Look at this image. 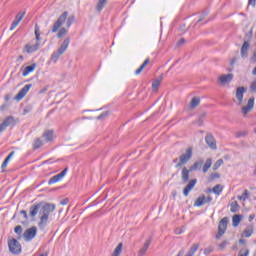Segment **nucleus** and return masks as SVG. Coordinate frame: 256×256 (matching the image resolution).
Listing matches in <instances>:
<instances>
[{
    "label": "nucleus",
    "instance_id": "obj_1",
    "mask_svg": "<svg viewBox=\"0 0 256 256\" xmlns=\"http://www.w3.org/2000/svg\"><path fill=\"white\" fill-rule=\"evenodd\" d=\"M55 211L54 204H36L30 207V215L31 217H35L38 213L40 222L38 223V227L40 229H45L47 227V222L49 221V215Z\"/></svg>",
    "mask_w": 256,
    "mask_h": 256
},
{
    "label": "nucleus",
    "instance_id": "obj_2",
    "mask_svg": "<svg viewBox=\"0 0 256 256\" xmlns=\"http://www.w3.org/2000/svg\"><path fill=\"white\" fill-rule=\"evenodd\" d=\"M68 15H69V12H64L63 14H61L59 16L57 21L52 26V33H57L59 31V29H61V27H63V25L65 24V21H66L67 28L68 29L71 28V26L75 22V16L68 17Z\"/></svg>",
    "mask_w": 256,
    "mask_h": 256
},
{
    "label": "nucleus",
    "instance_id": "obj_3",
    "mask_svg": "<svg viewBox=\"0 0 256 256\" xmlns=\"http://www.w3.org/2000/svg\"><path fill=\"white\" fill-rule=\"evenodd\" d=\"M69 43H71L70 38L64 39L61 46L56 51L53 52L51 56L52 63H57V61H59V58L61 57V55H63V53H65L69 48Z\"/></svg>",
    "mask_w": 256,
    "mask_h": 256
},
{
    "label": "nucleus",
    "instance_id": "obj_4",
    "mask_svg": "<svg viewBox=\"0 0 256 256\" xmlns=\"http://www.w3.org/2000/svg\"><path fill=\"white\" fill-rule=\"evenodd\" d=\"M193 157V148H188L186 152L179 157V162L176 164V169L185 165V163L189 162Z\"/></svg>",
    "mask_w": 256,
    "mask_h": 256
},
{
    "label": "nucleus",
    "instance_id": "obj_5",
    "mask_svg": "<svg viewBox=\"0 0 256 256\" xmlns=\"http://www.w3.org/2000/svg\"><path fill=\"white\" fill-rule=\"evenodd\" d=\"M8 247L10 253L13 255H19L22 251L21 243H19V241H17L15 238H12L8 241Z\"/></svg>",
    "mask_w": 256,
    "mask_h": 256
},
{
    "label": "nucleus",
    "instance_id": "obj_6",
    "mask_svg": "<svg viewBox=\"0 0 256 256\" xmlns=\"http://www.w3.org/2000/svg\"><path fill=\"white\" fill-rule=\"evenodd\" d=\"M227 223H229V218L224 217L219 225H218V233L216 234V239H221L223 235H225V231H227Z\"/></svg>",
    "mask_w": 256,
    "mask_h": 256
},
{
    "label": "nucleus",
    "instance_id": "obj_7",
    "mask_svg": "<svg viewBox=\"0 0 256 256\" xmlns=\"http://www.w3.org/2000/svg\"><path fill=\"white\" fill-rule=\"evenodd\" d=\"M253 107H255V97L249 98L247 104L241 108L243 117H247V114L253 111Z\"/></svg>",
    "mask_w": 256,
    "mask_h": 256
},
{
    "label": "nucleus",
    "instance_id": "obj_8",
    "mask_svg": "<svg viewBox=\"0 0 256 256\" xmlns=\"http://www.w3.org/2000/svg\"><path fill=\"white\" fill-rule=\"evenodd\" d=\"M67 171H69V168H65L62 172L59 174L54 175L48 180V185H55V183H59V181H63V178L65 175H67Z\"/></svg>",
    "mask_w": 256,
    "mask_h": 256
},
{
    "label": "nucleus",
    "instance_id": "obj_9",
    "mask_svg": "<svg viewBox=\"0 0 256 256\" xmlns=\"http://www.w3.org/2000/svg\"><path fill=\"white\" fill-rule=\"evenodd\" d=\"M36 235H37V228L31 227L24 232L23 237H24L25 241H33V239H35Z\"/></svg>",
    "mask_w": 256,
    "mask_h": 256
},
{
    "label": "nucleus",
    "instance_id": "obj_10",
    "mask_svg": "<svg viewBox=\"0 0 256 256\" xmlns=\"http://www.w3.org/2000/svg\"><path fill=\"white\" fill-rule=\"evenodd\" d=\"M250 47H251V43H249V41H244V43L242 44V46L240 48V57L242 59H247V57H249Z\"/></svg>",
    "mask_w": 256,
    "mask_h": 256
},
{
    "label": "nucleus",
    "instance_id": "obj_11",
    "mask_svg": "<svg viewBox=\"0 0 256 256\" xmlns=\"http://www.w3.org/2000/svg\"><path fill=\"white\" fill-rule=\"evenodd\" d=\"M33 87L32 84H26L19 92L18 94L14 97L16 101H21L29 93V90Z\"/></svg>",
    "mask_w": 256,
    "mask_h": 256
},
{
    "label": "nucleus",
    "instance_id": "obj_12",
    "mask_svg": "<svg viewBox=\"0 0 256 256\" xmlns=\"http://www.w3.org/2000/svg\"><path fill=\"white\" fill-rule=\"evenodd\" d=\"M17 124V120L13 116H9L0 124V129H7V127H13Z\"/></svg>",
    "mask_w": 256,
    "mask_h": 256
},
{
    "label": "nucleus",
    "instance_id": "obj_13",
    "mask_svg": "<svg viewBox=\"0 0 256 256\" xmlns=\"http://www.w3.org/2000/svg\"><path fill=\"white\" fill-rule=\"evenodd\" d=\"M247 89L245 87H238L236 89V99L238 100L237 105L243 104V95H245Z\"/></svg>",
    "mask_w": 256,
    "mask_h": 256
},
{
    "label": "nucleus",
    "instance_id": "obj_14",
    "mask_svg": "<svg viewBox=\"0 0 256 256\" xmlns=\"http://www.w3.org/2000/svg\"><path fill=\"white\" fill-rule=\"evenodd\" d=\"M24 17H25V12L18 13L11 24L10 31H13L21 23V21H23Z\"/></svg>",
    "mask_w": 256,
    "mask_h": 256
},
{
    "label": "nucleus",
    "instance_id": "obj_15",
    "mask_svg": "<svg viewBox=\"0 0 256 256\" xmlns=\"http://www.w3.org/2000/svg\"><path fill=\"white\" fill-rule=\"evenodd\" d=\"M42 139H44L46 143H51V141L55 139V132L53 130H46L42 135Z\"/></svg>",
    "mask_w": 256,
    "mask_h": 256
},
{
    "label": "nucleus",
    "instance_id": "obj_16",
    "mask_svg": "<svg viewBox=\"0 0 256 256\" xmlns=\"http://www.w3.org/2000/svg\"><path fill=\"white\" fill-rule=\"evenodd\" d=\"M197 185V179H192L189 181L188 185L183 190L184 197H189V192Z\"/></svg>",
    "mask_w": 256,
    "mask_h": 256
},
{
    "label": "nucleus",
    "instance_id": "obj_17",
    "mask_svg": "<svg viewBox=\"0 0 256 256\" xmlns=\"http://www.w3.org/2000/svg\"><path fill=\"white\" fill-rule=\"evenodd\" d=\"M151 238L146 239L143 247L140 248L138 251V256H144L147 255V251H149V246L151 245Z\"/></svg>",
    "mask_w": 256,
    "mask_h": 256
},
{
    "label": "nucleus",
    "instance_id": "obj_18",
    "mask_svg": "<svg viewBox=\"0 0 256 256\" xmlns=\"http://www.w3.org/2000/svg\"><path fill=\"white\" fill-rule=\"evenodd\" d=\"M221 85H229L230 81H233V74H223L219 77Z\"/></svg>",
    "mask_w": 256,
    "mask_h": 256
},
{
    "label": "nucleus",
    "instance_id": "obj_19",
    "mask_svg": "<svg viewBox=\"0 0 256 256\" xmlns=\"http://www.w3.org/2000/svg\"><path fill=\"white\" fill-rule=\"evenodd\" d=\"M205 141H206L208 147H210V149H217V143L215 142V138L213 137V135L208 134L205 137Z\"/></svg>",
    "mask_w": 256,
    "mask_h": 256
},
{
    "label": "nucleus",
    "instance_id": "obj_20",
    "mask_svg": "<svg viewBox=\"0 0 256 256\" xmlns=\"http://www.w3.org/2000/svg\"><path fill=\"white\" fill-rule=\"evenodd\" d=\"M40 42H36L34 45L26 44L25 49L27 53H35L39 51Z\"/></svg>",
    "mask_w": 256,
    "mask_h": 256
},
{
    "label": "nucleus",
    "instance_id": "obj_21",
    "mask_svg": "<svg viewBox=\"0 0 256 256\" xmlns=\"http://www.w3.org/2000/svg\"><path fill=\"white\" fill-rule=\"evenodd\" d=\"M205 163V160L203 158H199L198 161H196L191 167L190 171H197V169H201L203 167V164Z\"/></svg>",
    "mask_w": 256,
    "mask_h": 256
},
{
    "label": "nucleus",
    "instance_id": "obj_22",
    "mask_svg": "<svg viewBox=\"0 0 256 256\" xmlns=\"http://www.w3.org/2000/svg\"><path fill=\"white\" fill-rule=\"evenodd\" d=\"M201 103V99L199 97H193L190 101L189 109L193 111L196 107H199V104Z\"/></svg>",
    "mask_w": 256,
    "mask_h": 256
},
{
    "label": "nucleus",
    "instance_id": "obj_23",
    "mask_svg": "<svg viewBox=\"0 0 256 256\" xmlns=\"http://www.w3.org/2000/svg\"><path fill=\"white\" fill-rule=\"evenodd\" d=\"M150 59L147 58L142 65L135 71V75H141V73H143V69H145L147 67V65H149L150 63Z\"/></svg>",
    "mask_w": 256,
    "mask_h": 256
},
{
    "label": "nucleus",
    "instance_id": "obj_24",
    "mask_svg": "<svg viewBox=\"0 0 256 256\" xmlns=\"http://www.w3.org/2000/svg\"><path fill=\"white\" fill-rule=\"evenodd\" d=\"M36 67H37V65H35V64L25 67L22 72L23 77H27V75H29V73H33V70L36 69Z\"/></svg>",
    "mask_w": 256,
    "mask_h": 256
},
{
    "label": "nucleus",
    "instance_id": "obj_25",
    "mask_svg": "<svg viewBox=\"0 0 256 256\" xmlns=\"http://www.w3.org/2000/svg\"><path fill=\"white\" fill-rule=\"evenodd\" d=\"M189 173H191V168L187 169V168H183L182 169V181H184V183H187V181H189Z\"/></svg>",
    "mask_w": 256,
    "mask_h": 256
},
{
    "label": "nucleus",
    "instance_id": "obj_26",
    "mask_svg": "<svg viewBox=\"0 0 256 256\" xmlns=\"http://www.w3.org/2000/svg\"><path fill=\"white\" fill-rule=\"evenodd\" d=\"M241 219H243V215H234L232 218L233 227H239V223H241Z\"/></svg>",
    "mask_w": 256,
    "mask_h": 256
},
{
    "label": "nucleus",
    "instance_id": "obj_27",
    "mask_svg": "<svg viewBox=\"0 0 256 256\" xmlns=\"http://www.w3.org/2000/svg\"><path fill=\"white\" fill-rule=\"evenodd\" d=\"M212 165H213V160L211 158H208L202 168L203 173H207V171L211 169Z\"/></svg>",
    "mask_w": 256,
    "mask_h": 256
},
{
    "label": "nucleus",
    "instance_id": "obj_28",
    "mask_svg": "<svg viewBox=\"0 0 256 256\" xmlns=\"http://www.w3.org/2000/svg\"><path fill=\"white\" fill-rule=\"evenodd\" d=\"M13 155H15V151H12L3 161L2 163V169H5V167H7V165H9V162L11 161V159H13Z\"/></svg>",
    "mask_w": 256,
    "mask_h": 256
},
{
    "label": "nucleus",
    "instance_id": "obj_29",
    "mask_svg": "<svg viewBox=\"0 0 256 256\" xmlns=\"http://www.w3.org/2000/svg\"><path fill=\"white\" fill-rule=\"evenodd\" d=\"M207 201L205 200V196H200L196 199L194 205L195 207H203Z\"/></svg>",
    "mask_w": 256,
    "mask_h": 256
},
{
    "label": "nucleus",
    "instance_id": "obj_30",
    "mask_svg": "<svg viewBox=\"0 0 256 256\" xmlns=\"http://www.w3.org/2000/svg\"><path fill=\"white\" fill-rule=\"evenodd\" d=\"M121 253H123V243L117 245L111 256H121Z\"/></svg>",
    "mask_w": 256,
    "mask_h": 256
},
{
    "label": "nucleus",
    "instance_id": "obj_31",
    "mask_svg": "<svg viewBox=\"0 0 256 256\" xmlns=\"http://www.w3.org/2000/svg\"><path fill=\"white\" fill-rule=\"evenodd\" d=\"M106 5H107V0H99L96 5V11L100 13V11H103Z\"/></svg>",
    "mask_w": 256,
    "mask_h": 256
},
{
    "label": "nucleus",
    "instance_id": "obj_32",
    "mask_svg": "<svg viewBox=\"0 0 256 256\" xmlns=\"http://www.w3.org/2000/svg\"><path fill=\"white\" fill-rule=\"evenodd\" d=\"M253 235V225H248L243 231L244 237H251Z\"/></svg>",
    "mask_w": 256,
    "mask_h": 256
},
{
    "label": "nucleus",
    "instance_id": "obj_33",
    "mask_svg": "<svg viewBox=\"0 0 256 256\" xmlns=\"http://www.w3.org/2000/svg\"><path fill=\"white\" fill-rule=\"evenodd\" d=\"M109 115H111V112H109V111H104V112H102V113L97 117V120H98V121H105V119H108V118H109Z\"/></svg>",
    "mask_w": 256,
    "mask_h": 256
},
{
    "label": "nucleus",
    "instance_id": "obj_34",
    "mask_svg": "<svg viewBox=\"0 0 256 256\" xmlns=\"http://www.w3.org/2000/svg\"><path fill=\"white\" fill-rule=\"evenodd\" d=\"M44 144L45 143L43 142V140H41V138H36L34 140L33 147H34V149H39V148L43 147Z\"/></svg>",
    "mask_w": 256,
    "mask_h": 256
},
{
    "label": "nucleus",
    "instance_id": "obj_35",
    "mask_svg": "<svg viewBox=\"0 0 256 256\" xmlns=\"http://www.w3.org/2000/svg\"><path fill=\"white\" fill-rule=\"evenodd\" d=\"M67 33H69V29H67L65 27L60 28V30L57 34L58 39L65 37V35H67Z\"/></svg>",
    "mask_w": 256,
    "mask_h": 256
},
{
    "label": "nucleus",
    "instance_id": "obj_36",
    "mask_svg": "<svg viewBox=\"0 0 256 256\" xmlns=\"http://www.w3.org/2000/svg\"><path fill=\"white\" fill-rule=\"evenodd\" d=\"M35 37H36V43H39L41 41V32L39 29V25H35Z\"/></svg>",
    "mask_w": 256,
    "mask_h": 256
},
{
    "label": "nucleus",
    "instance_id": "obj_37",
    "mask_svg": "<svg viewBox=\"0 0 256 256\" xmlns=\"http://www.w3.org/2000/svg\"><path fill=\"white\" fill-rule=\"evenodd\" d=\"M213 193H215V195H221L222 191H223V186L221 185H216L213 187Z\"/></svg>",
    "mask_w": 256,
    "mask_h": 256
},
{
    "label": "nucleus",
    "instance_id": "obj_38",
    "mask_svg": "<svg viewBox=\"0 0 256 256\" xmlns=\"http://www.w3.org/2000/svg\"><path fill=\"white\" fill-rule=\"evenodd\" d=\"M240 201H247L249 199V191L245 190L241 196H238Z\"/></svg>",
    "mask_w": 256,
    "mask_h": 256
},
{
    "label": "nucleus",
    "instance_id": "obj_39",
    "mask_svg": "<svg viewBox=\"0 0 256 256\" xmlns=\"http://www.w3.org/2000/svg\"><path fill=\"white\" fill-rule=\"evenodd\" d=\"M231 213H237L239 211V204L237 202H233L230 206Z\"/></svg>",
    "mask_w": 256,
    "mask_h": 256
},
{
    "label": "nucleus",
    "instance_id": "obj_40",
    "mask_svg": "<svg viewBox=\"0 0 256 256\" xmlns=\"http://www.w3.org/2000/svg\"><path fill=\"white\" fill-rule=\"evenodd\" d=\"M221 165H223V159L217 160L216 163L213 166V170L217 171V169H219V167H221Z\"/></svg>",
    "mask_w": 256,
    "mask_h": 256
},
{
    "label": "nucleus",
    "instance_id": "obj_41",
    "mask_svg": "<svg viewBox=\"0 0 256 256\" xmlns=\"http://www.w3.org/2000/svg\"><path fill=\"white\" fill-rule=\"evenodd\" d=\"M14 233H16V235H21V233H23V227H21V225H18L14 228Z\"/></svg>",
    "mask_w": 256,
    "mask_h": 256
},
{
    "label": "nucleus",
    "instance_id": "obj_42",
    "mask_svg": "<svg viewBox=\"0 0 256 256\" xmlns=\"http://www.w3.org/2000/svg\"><path fill=\"white\" fill-rule=\"evenodd\" d=\"M203 117H207V113H203L198 120V127H203Z\"/></svg>",
    "mask_w": 256,
    "mask_h": 256
},
{
    "label": "nucleus",
    "instance_id": "obj_43",
    "mask_svg": "<svg viewBox=\"0 0 256 256\" xmlns=\"http://www.w3.org/2000/svg\"><path fill=\"white\" fill-rule=\"evenodd\" d=\"M159 85H161V80H155V81L152 83V88H153V89H159Z\"/></svg>",
    "mask_w": 256,
    "mask_h": 256
},
{
    "label": "nucleus",
    "instance_id": "obj_44",
    "mask_svg": "<svg viewBox=\"0 0 256 256\" xmlns=\"http://www.w3.org/2000/svg\"><path fill=\"white\" fill-rule=\"evenodd\" d=\"M250 91H252V93H256V80L251 83Z\"/></svg>",
    "mask_w": 256,
    "mask_h": 256
},
{
    "label": "nucleus",
    "instance_id": "obj_45",
    "mask_svg": "<svg viewBox=\"0 0 256 256\" xmlns=\"http://www.w3.org/2000/svg\"><path fill=\"white\" fill-rule=\"evenodd\" d=\"M239 256H249V250L242 249L239 253Z\"/></svg>",
    "mask_w": 256,
    "mask_h": 256
},
{
    "label": "nucleus",
    "instance_id": "obj_46",
    "mask_svg": "<svg viewBox=\"0 0 256 256\" xmlns=\"http://www.w3.org/2000/svg\"><path fill=\"white\" fill-rule=\"evenodd\" d=\"M210 253H213V247H208L204 249L205 255H209Z\"/></svg>",
    "mask_w": 256,
    "mask_h": 256
},
{
    "label": "nucleus",
    "instance_id": "obj_47",
    "mask_svg": "<svg viewBox=\"0 0 256 256\" xmlns=\"http://www.w3.org/2000/svg\"><path fill=\"white\" fill-rule=\"evenodd\" d=\"M27 113H31V107H25L22 115H27Z\"/></svg>",
    "mask_w": 256,
    "mask_h": 256
},
{
    "label": "nucleus",
    "instance_id": "obj_48",
    "mask_svg": "<svg viewBox=\"0 0 256 256\" xmlns=\"http://www.w3.org/2000/svg\"><path fill=\"white\" fill-rule=\"evenodd\" d=\"M248 5H251L252 7H255L256 0H248Z\"/></svg>",
    "mask_w": 256,
    "mask_h": 256
},
{
    "label": "nucleus",
    "instance_id": "obj_49",
    "mask_svg": "<svg viewBox=\"0 0 256 256\" xmlns=\"http://www.w3.org/2000/svg\"><path fill=\"white\" fill-rule=\"evenodd\" d=\"M253 219H255V214H250L248 217V221L251 223V221H253Z\"/></svg>",
    "mask_w": 256,
    "mask_h": 256
},
{
    "label": "nucleus",
    "instance_id": "obj_50",
    "mask_svg": "<svg viewBox=\"0 0 256 256\" xmlns=\"http://www.w3.org/2000/svg\"><path fill=\"white\" fill-rule=\"evenodd\" d=\"M220 249H223L224 247H227V241H224L222 242L220 245H219Z\"/></svg>",
    "mask_w": 256,
    "mask_h": 256
},
{
    "label": "nucleus",
    "instance_id": "obj_51",
    "mask_svg": "<svg viewBox=\"0 0 256 256\" xmlns=\"http://www.w3.org/2000/svg\"><path fill=\"white\" fill-rule=\"evenodd\" d=\"M21 215H23L24 219H27V211L22 210L20 211Z\"/></svg>",
    "mask_w": 256,
    "mask_h": 256
},
{
    "label": "nucleus",
    "instance_id": "obj_52",
    "mask_svg": "<svg viewBox=\"0 0 256 256\" xmlns=\"http://www.w3.org/2000/svg\"><path fill=\"white\" fill-rule=\"evenodd\" d=\"M206 203H211L213 201V198L211 197H205Z\"/></svg>",
    "mask_w": 256,
    "mask_h": 256
},
{
    "label": "nucleus",
    "instance_id": "obj_53",
    "mask_svg": "<svg viewBox=\"0 0 256 256\" xmlns=\"http://www.w3.org/2000/svg\"><path fill=\"white\" fill-rule=\"evenodd\" d=\"M175 233H176V235H181V233H183V230H181V229H176V230H175Z\"/></svg>",
    "mask_w": 256,
    "mask_h": 256
},
{
    "label": "nucleus",
    "instance_id": "obj_54",
    "mask_svg": "<svg viewBox=\"0 0 256 256\" xmlns=\"http://www.w3.org/2000/svg\"><path fill=\"white\" fill-rule=\"evenodd\" d=\"M4 99H5V101H9V99H11V95L10 94H6Z\"/></svg>",
    "mask_w": 256,
    "mask_h": 256
},
{
    "label": "nucleus",
    "instance_id": "obj_55",
    "mask_svg": "<svg viewBox=\"0 0 256 256\" xmlns=\"http://www.w3.org/2000/svg\"><path fill=\"white\" fill-rule=\"evenodd\" d=\"M183 43H185V39H180L179 42L177 43V45H183Z\"/></svg>",
    "mask_w": 256,
    "mask_h": 256
},
{
    "label": "nucleus",
    "instance_id": "obj_56",
    "mask_svg": "<svg viewBox=\"0 0 256 256\" xmlns=\"http://www.w3.org/2000/svg\"><path fill=\"white\" fill-rule=\"evenodd\" d=\"M237 137H245V133L237 134Z\"/></svg>",
    "mask_w": 256,
    "mask_h": 256
},
{
    "label": "nucleus",
    "instance_id": "obj_57",
    "mask_svg": "<svg viewBox=\"0 0 256 256\" xmlns=\"http://www.w3.org/2000/svg\"><path fill=\"white\" fill-rule=\"evenodd\" d=\"M201 21H203V17H201V18L197 21V23H201Z\"/></svg>",
    "mask_w": 256,
    "mask_h": 256
},
{
    "label": "nucleus",
    "instance_id": "obj_58",
    "mask_svg": "<svg viewBox=\"0 0 256 256\" xmlns=\"http://www.w3.org/2000/svg\"><path fill=\"white\" fill-rule=\"evenodd\" d=\"M236 59L234 58L232 61H231V65H233L235 63Z\"/></svg>",
    "mask_w": 256,
    "mask_h": 256
},
{
    "label": "nucleus",
    "instance_id": "obj_59",
    "mask_svg": "<svg viewBox=\"0 0 256 256\" xmlns=\"http://www.w3.org/2000/svg\"><path fill=\"white\" fill-rule=\"evenodd\" d=\"M61 205H67V202H61Z\"/></svg>",
    "mask_w": 256,
    "mask_h": 256
},
{
    "label": "nucleus",
    "instance_id": "obj_60",
    "mask_svg": "<svg viewBox=\"0 0 256 256\" xmlns=\"http://www.w3.org/2000/svg\"><path fill=\"white\" fill-rule=\"evenodd\" d=\"M174 163H177V159H176V160H174Z\"/></svg>",
    "mask_w": 256,
    "mask_h": 256
},
{
    "label": "nucleus",
    "instance_id": "obj_61",
    "mask_svg": "<svg viewBox=\"0 0 256 256\" xmlns=\"http://www.w3.org/2000/svg\"><path fill=\"white\" fill-rule=\"evenodd\" d=\"M240 243H243V240H240Z\"/></svg>",
    "mask_w": 256,
    "mask_h": 256
}]
</instances>
